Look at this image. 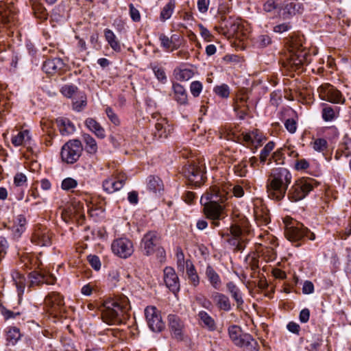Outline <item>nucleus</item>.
Segmentation results:
<instances>
[{
	"label": "nucleus",
	"mask_w": 351,
	"mask_h": 351,
	"mask_svg": "<svg viewBox=\"0 0 351 351\" xmlns=\"http://www.w3.org/2000/svg\"><path fill=\"white\" fill-rule=\"evenodd\" d=\"M228 193L225 190H221L217 186H212L209 191L201 197V203L204 206V212L207 218L213 220L215 226L219 225V220L221 218L223 203L228 199Z\"/></svg>",
	"instance_id": "1"
},
{
	"label": "nucleus",
	"mask_w": 351,
	"mask_h": 351,
	"mask_svg": "<svg viewBox=\"0 0 351 351\" xmlns=\"http://www.w3.org/2000/svg\"><path fill=\"white\" fill-rule=\"evenodd\" d=\"M101 317L109 325L119 324L128 317L131 309L128 298L125 295L115 297L104 302Z\"/></svg>",
	"instance_id": "2"
},
{
	"label": "nucleus",
	"mask_w": 351,
	"mask_h": 351,
	"mask_svg": "<svg viewBox=\"0 0 351 351\" xmlns=\"http://www.w3.org/2000/svg\"><path fill=\"white\" fill-rule=\"evenodd\" d=\"M291 178L290 172L285 168L272 169L267 182L269 197L276 200L282 199L291 182Z\"/></svg>",
	"instance_id": "3"
},
{
	"label": "nucleus",
	"mask_w": 351,
	"mask_h": 351,
	"mask_svg": "<svg viewBox=\"0 0 351 351\" xmlns=\"http://www.w3.org/2000/svg\"><path fill=\"white\" fill-rule=\"evenodd\" d=\"M285 225V235L291 242H298L303 238L313 241L315 239V235L311 232L304 225L293 220L291 217H285L283 220Z\"/></svg>",
	"instance_id": "4"
},
{
	"label": "nucleus",
	"mask_w": 351,
	"mask_h": 351,
	"mask_svg": "<svg viewBox=\"0 0 351 351\" xmlns=\"http://www.w3.org/2000/svg\"><path fill=\"white\" fill-rule=\"evenodd\" d=\"M302 45L292 44L286 55L282 66L289 72L302 71L306 60L307 53L301 49Z\"/></svg>",
	"instance_id": "5"
},
{
	"label": "nucleus",
	"mask_w": 351,
	"mask_h": 351,
	"mask_svg": "<svg viewBox=\"0 0 351 351\" xmlns=\"http://www.w3.org/2000/svg\"><path fill=\"white\" fill-rule=\"evenodd\" d=\"M182 173L188 180L195 186H199L205 182V164L199 160L189 162L182 168Z\"/></svg>",
	"instance_id": "6"
},
{
	"label": "nucleus",
	"mask_w": 351,
	"mask_h": 351,
	"mask_svg": "<svg viewBox=\"0 0 351 351\" xmlns=\"http://www.w3.org/2000/svg\"><path fill=\"white\" fill-rule=\"evenodd\" d=\"M227 139H232L244 146L250 148L254 152L261 146L264 140L262 133L257 129L249 132H242L239 135L234 133H228Z\"/></svg>",
	"instance_id": "7"
},
{
	"label": "nucleus",
	"mask_w": 351,
	"mask_h": 351,
	"mask_svg": "<svg viewBox=\"0 0 351 351\" xmlns=\"http://www.w3.org/2000/svg\"><path fill=\"white\" fill-rule=\"evenodd\" d=\"M315 181L311 178H301L298 180L289 191V198L297 202L304 198L314 187Z\"/></svg>",
	"instance_id": "8"
},
{
	"label": "nucleus",
	"mask_w": 351,
	"mask_h": 351,
	"mask_svg": "<svg viewBox=\"0 0 351 351\" xmlns=\"http://www.w3.org/2000/svg\"><path fill=\"white\" fill-rule=\"evenodd\" d=\"M82 151V144L79 140L69 141L62 147L61 158L64 162L73 164L79 159Z\"/></svg>",
	"instance_id": "9"
},
{
	"label": "nucleus",
	"mask_w": 351,
	"mask_h": 351,
	"mask_svg": "<svg viewBox=\"0 0 351 351\" xmlns=\"http://www.w3.org/2000/svg\"><path fill=\"white\" fill-rule=\"evenodd\" d=\"M16 9L13 5L0 2V33L10 29L15 24Z\"/></svg>",
	"instance_id": "10"
},
{
	"label": "nucleus",
	"mask_w": 351,
	"mask_h": 351,
	"mask_svg": "<svg viewBox=\"0 0 351 351\" xmlns=\"http://www.w3.org/2000/svg\"><path fill=\"white\" fill-rule=\"evenodd\" d=\"M317 93L321 99L333 104H343L345 98L341 91L330 84H322L317 88Z\"/></svg>",
	"instance_id": "11"
},
{
	"label": "nucleus",
	"mask_w": 351,
	"mask_h": 351,
	"mask_svg": "<svg viewBox=\"0 0 351 351\" xmlns=\"http://www.w3.org/2000/svg\"><path fill=\"white\" fill-rule=\"evenodd\" d=\"M146 320L149 328L154 332H161L165 328L160 311L155 306H147L145 309Z\"/></svg>",
	"instance_id": "12"
},
{
	"label": "nucleus",
	"mask_w": 351,
	"mask_h": 351,
	"mask_svg": "<svg viewBox=\"0 0 351 351\" xmlns=\"http://www.w3.org/2000/svg\"><path fill=\"white\" fill-rule=\"evenodd\" d=\"M126 180L127 177L123 173L112 174L104 180L103 189L108 193H113L123 188Z\"/></svg>",
	"instance_id": "13"
},
{
	"label": "nucleus",
	"mask_w": 351,
	"mask_h": 351,
	"mask_svg": "<svg viewBox=\"0 0 351 351\" xmlns=\"http://www.w3.org/2000/svg\"><path fill=\"white\" fill-rule=\"evenodd\" d=\"M111 248L114 254L123 258L130 256L134 252L132 241L126 238L114 240L111 245Z\"/></svg>",
	"instance_id": "14"
},
{
	"label": "nucleus",
	"mask_w": 351,
	"mask_h": 351,
	"mask_svg": "<svg viewBox=\"0 0 351 351\" xmlns=\"http://www.w3.org/2000/svg\"><path fill=\"white\" fill-rule=\"evenodd\" d=\"M45 304L49 308L51 313L64 312V302L63 297L56 292L49 293L45 299Z\"/></svg>",
	"instance_id": "15"
},
{
	"label": "nucleus",
	"mask_w": 351,
	"mask_h": 351,
	"mask_svg": "<svg viewBox=\"0 0 351 351\" xmlns=\"http://www.w3.org/2000/svg\"><path fill=\"white\" fill-rule=\"evenodd\" d=\"M159 242V236L156 232L149 231L142 239L141 246L146 256H149L155 252Z\"/></svg>",
	"instance_id": "16"
},
{
	"label": "nucleus",
	"mask_w": 351,
	"mask_h": 351,
	"mask_svg": "<svg viewBox=\"0 0 351 351\" xmlns=\"http://www.w3.org/2000/svg\"><path fill=\"white\" fill-rule=\"evenodd\" d=\"M51 239L49 231L41 226L36 228L31 238L32 243L40 246L49 245L51 243Z\"/></svg>",
	"instance_id": "17"
},
{
	"label": "nucleus",
	"mask_w": 351,
	"mask_h": 351,
	"mask_svg": "<svg viewBox=\"0 0 351 351\" xmlns=\"http://www.w3.org/2000/svg\"><path fill=\"white\" fill-rule=\"evenodd\" d=\"M164 281L166 286L174 293L180 290V282L173 268L167 267L164 269Z\"/></svg>",
	"instance_id": "18"
},
{
	"label": "nucleus",
	"mask_w": 351,
	"mask_h": 351,
	"mask_svg": "<svg viewBox=\"0 0 351 351\" xmlns=\"http://www.w3.org/2000/svg\"><path fill=\"white\" fill-rule=\"evenodd\" d=\"M84 206L80 202H73L68 208L63 210L62 217L64 221H67L73 218H84Z\"/></svg>",
	"instance_id": "19"
},
{
	"label": "nucleus",
	"mask_w": 351,
	"mask_h": 351,
	"mask_svg": "<svg viewBox=\"0 0 351 351\" xmlns=\"http://www.w3.org/2000/svg\"><path fill=\"white\" fill-rule=\"evenodd\" d=\"M228 333L232 342L238 347H243L244 339H245V336L249 335L244 333L242 328L235 324L228 326Z\"/></svg>",
	"instance_id": "20"
},
{
	"label": "nucleus",
	"mask_w": 351,
	"mask_h": 351,
	"mask_svg": "<svg viewBox=\"0 0 351 351\" xmlns=\"http://www.w3.org/2000/svg\"><path fill=\"white\" fill-rule=\"evenodd\" d=\"M172 130L171 126L168 123L166 119H160L155 124L153 135L158 139H165L168 137Z\"/></svg>",
	"instance_id": "21"
},
{
	"label": "nucleus",
	"mask_w": 351,
	"mask_h": 351,
	"mask_svg": "<svg viewBox=\"0 0 351 351\" xmlns=\"http://www.w3.org/2000/svg\"><path fill=\"white\" fill-rule=\"evenodd\" d=\"M254 210L255 219L259 226H265L270 222L269 211L265 206L256 204Z\"/></svg>",
	"instance_id": "22"
},
{
	"label": "nucleus",
	"mask_w": 351,
	"mask_h": 351,
	"mask_svg": "<svg viewBox=\"0 0 351 351\" xmlns=\"http://www.w3.org/2000/svg\"><path fill=\"white\" fill-rule=\"evenodd\" d=\"M64 62L60 58L48 59L43 64V70L47 74L53 75L62 69Z\"/></svg>",
	"instance_id": "23"
},
{
	"label": "nucleus",
	"mask_w": 351,
	"mask_h": 351,
	"mask_svg": "<svg viewBox=\"0 0 351 351\" xmlns=\"http://www.w3.org/2000/svg\"><path fill=\"white\" fill-rule=\"evenodd\" d=\"M205 276L213 288L217 290L221 288L222 284L221 278L211 265H208L206 266Z\"/></svg>",
	"instance_id": "24"
},
{
	"label": "nucleus",
	"mask_w": 351,
	"mask_h": 351,
	"mask_svg": "<svg viewBox=\"0 0 351 351\" xmlns=\"http://www.w3.org/2000/svg\"><path fill=\"white\" fill-rule=\"evenodd\" d=\"M211 298L219 310L229 311L231 309V304L229 298L224 294L214 292Z\"/></svg>",
	"instance_id": "25"
},
{
	"label": "nucleus",
	"mask_w": 351,
	"mask_h": 351,
	"mask_svg": "<svg viewBox=\"0 0 351 351\" xmlns=\"http://www.w3.org/2000/svg\"><path fill=\"white\" fill-rule=\"evenodd\" d=\"M84 123L87 128L94 133L97 137L101 139L106 137L104 128L95 119L91 117L87 118Z\"/></svg>",
	"instance_id": "26"
},
{
	"label": "nucleus",
	"mask_w": 351,
	"mask_h": 351,
	"mask_svg": "<svg viewBox=\"0 0 351 351\" xmlns=\"http://www.w3.org/2000/svg\"><path fill=\"white\" fill-rule=\"evenodd\" d=\"M169 326L170 329L176 338H180L183 328V323L180 318L176 315H169L168 316Z\"/></svg>",
	"instance_id": "27"
},
{
	"label": "nucleus",
	"mask_w": 351,
	"mask_h": 351,
	"mask_svg": "<svg viewBox=\"0 0 351 351\" xmlns=\"http://www.w3.org/2000/svg\"><path fill=\"white\" fill-rule=\"evenodd\" d=\"M226 287L232 298L236 302L237 308H241L244 301L239 287L233 282H228L226 284Z\"/></svg>",
	"instance_id": "28"
},
{
	"label": "nucleus",
	"mask_w": 351,
	"mask_h": 351,
	"mask_svg": "<svg viewBox=\"0 0 351 351\" xmlns=\"http://www.w3.org/2000/svg\"><path fill=\"white\" fill-rule=\"evenodd\" d=\"M161 46L166 50L173 51L180 47V44L176 42V36L173 35L169 38L164 34H160L159 36Z\"/></svg>",
	"instance_id": "29"
},
{
	"label": "nucleus",
	"mask_w": 351,
	"mask_h": 351,
	"mask_svg": "<svg viewBox=\"0 0 351 351\" xmlns=\"http://www.w3.org/2000/svg\"><path fill=\"white\" fill-rule=\"evenodd\" d=\"M173 98L181 105L186 104L188 101L187 93L184 86L178 83L173 84Z\"/></svg>",
	"instance_id": "30"
},
{
	"label": "nucleus",
	"mask_w": 351,
	"mask_h": 351,
	"mask_svg": "<svg viewBox=\"0 0 351 351\" xmlns=\"http://www.w3.org/2000/svg\"><path fill=\"white\" fill-rule=\"evenodd\" d=\"M186 273L190 284L194 287L198 286L199 284V277L195 266L190 260L186 261Z\"/></svg>",
	"instance_id": "31"
},
{
	"label": "nucleus",
	"mask_w": 351,
	"mask_h": 351,
	"mask_svg": "<svg viewBox=\"0 0 351 351\" xmlns=\"http://www.w3.org/2000/svg\"><path fill=\"white\" fill-rule=\"evenodd\" d=\"M222 237L225 238L226 242L233 247L234 251H242L245 247V241L243 238L232 237L229 234H222Z\"/></svg>",
	"instance_id": "32"
},
{
	"label": "nucleus",
	"mask_w": 351,
	"mask_h": 351,
	"mask_svg": "<svg viewBox=\"0 0 351 351\" xmlns=\"http://www.w3.org/2000/svg\"><path fill=\"white\" fill-rule=\"evenodd\" d=\"M26 219L22 216L19 215L12 226V231L14 236L16 238L21 237L22 233L25 230Z\"/></svg>",
	"instance_id": "33"
},
{
	"label": "nucleus",
	"mask_w": 351,
	"mask_h": 351,
	"mask_svg": "<svg viewBox=\"0 0 351 351\" xmlns=\"http://www.w3.org/2000/svg\"><path fill=\"white\" fill-rule=\"evenodd\" d=\"M104 36L106 41L113 50L115 51H120L121 50V43L112 30L106 29L104 30Z\"/></svg>",
	"instance_id": "34"
},
{
	"label": "nucleus",
	"mask_w": 351,
	"mask_h": 351,
	"mask_svg": "<svg viewBox=\"0 0 351 351\" xmlns=\"http://www.w3.org/2000/svg\"><path fill=\"white\" fill-rule=\"evenodd\" d=\"M31 140V136L29 135V131L27 130H23L19 132L16 136H14L12 138V143L16 146H21L23 145H26Z\"/></svg>",
	"instance_id": "35"
},
{
	"label": "nucleus",
	"mask_w": 351,
	"mask_h": 351,
	"mask_svg": "<svg viewBox=\"0 0 351 351\" xmlns=\"http://www.w3.org/2000/svg\"><path fill=\"white\" fill-rule=\"evenodd\" d=\"M303 10L302 3L298 2H291L285 5L284 8V17H289L292 15L300 13Z\"/></svg>",
	"instance_id": "36"
},
{
	"label": "nucleus",
	"mask_w": 351,
	"mask_h": 351,
	"mask_svg": "<svg viewBox=\"0 0 351 351\" xmlns=\"http://www.w3.org/2000/svg\"><path fill=\"white\" fill-rule=\"evenodd\" d=\"M32 10L36 17L40 19H47V12L46 9L40 3L39 0H29Z\"/></svg>",
	"instance_id": "37"
},
{
	"label": "nucleus",
	"mask_w": 351,
	"mask_h": 351,
	"mask_svg": "<svg viewBox=\"0 0 351 351\" xmlns=\"http://www.w3.org/2000/svg\"><path fill=\"white\" fill-rule=\"evenodd\" d=\"M147 189L153 193L160 192L163 190V183L161 179L156 176L148 178Z\"/></svg>",
	"instance_id": "38"
},
{
	"label": "nucleus",
	"mask_w": 351,
	"mask_h": 351,
	"mask_svg": "<svg viewBox=\"0 0 351 351\" xmlns=\"http://www.w3.org/2000/svg\"><path fill=\"white\" fill-rule=\"evenodd\" d=\"M85 143V149L90 154H95L97 152V145L95 138L88 134L82 135Z\"/></svg>",
	"instance_id": "39"
},
{
	"label": "nucleus",
	"mask_w": 351,
	"mask_h": 351,
	"mask_svg": "<svg viewBox=\"0 0 351 351\" xmlns=\"http://www.w3.org/2000/svg\"><path fill=\"white\" fill-rule=\"evenodd\" d=\"M339 114V110L337 107H332L328 105H326L322 111V118L326 121H332L337 115Z\"/></svg>",
	"instance_id": "40"
},
{
	"label": "nucleus",
	"mask_w": 351,
	"mask_h": 351,
	"mask_svg": "<svg viewBox=\"0 0 351 351\" xmlns=\"http://www.w3.org/2000/svg\"><path fill=\"white\" fill-rule=\"evenodd\" d=\"M12 279L17 288L18 294L21 295L23 293L25 287V278L18 271H13L12 274Z\"/></svg>",
	"instance_id": "41"
},
{
	"label": "nucleus",
	"mask_w": 351,
	"mask_h": 351,
	"mask_svg": "<svg viewBox=\"0 0 351 351\" xmlns=\"http://www.w3.org/2000/svg\"><path fill=\"white\" fill-rule=\"evenodd\" d=\"M199 319L202 322L204 326L208 328L210 330H215L216 329V324L214 319L210 316L206 311H202L198 313Z\"/></svg>",
	"instance_id": "42"
},
{
	"label": "nucleus",
	"mask_w": 351,
	"mask_h": 351,
	"mask_svg": "<svg viewBox=\"0 0 351 351\" xmlns=\"http://www.w3.org/2000/svg\"><path fill=\"white\" fill-rule=\"evenodd\" d=\"M21 334L19 328L14 326L10 327L6 334V340L9 343L14 345L21 339Z\"/></svg>",
	"instance_id": "43"
},
{
	"label": "nucleus",
	"mask_w": 351,
	"mask_h": 351,
	"mask_svg": "<svg viewBox=\"0 0 351 351\" xmlns=\"http://www.w3.org/2000/svg\"><path fill=\"white\" fill-rule=\"evenodd\" d=\"M175 7V0H170L162 8L160 12V19L163 21L169 19L171 16Z\"/></svg>",
	"instance_id": "44"
},
{
	"label": "nucleus",
	"mask_w": 351,
	"mask_h": 351,
	"mask_svg": "<svg viewBox=\"0 0 351 351\" xmlns=\"http://www.w3.org/2000/svg\"><path fill=\"white\" fill-rule=\"evenodd\" d=\"M58 123L60 132L62 135L71 134L75 130V126L68 119H60Z\"/></svg>",
	"instance_id": "45"
},
{
	"label": "nucleus",
	"mask_w": 351,
	"mask_h": 351,
	"mask_svg": "<svg viewBox=\"0 0 351 351\" xmlns=\"http://www.w3.org/2000/svg\"><path fill=\"white\" fill-rule=\"evenodd\" d=\"M193 75V71L189 69L174 70V75L180 81H187L192 78Z\"/></svg>",
	"instance_id": "46"
},
{
	"label": "nucleus",
	"mask_w": 351,
	"mask_h": 351,
	"mask_svg": "<svg viewBox=\"0 0 351 351\" xmlns=\"http://www.w3.org/2000/svg\"><path fill=\"white\" fill-rule=\"evenodd\" d=\"M242 348H245L247 351H259L258 342L250 335L245 336Z\"/></svg>",
	"instance_id": "47"
},
{
	"label": "nucleus",
	"mask_w": 351,
	"mask_h": 351,
	"mask_svg": "<svg viewBox=\"0 0 351 351\" xmlns=\"http://www.w3.org/2000/svg\"><path fill=\"white\" fill-rule=\"evenodd\" d=\"M275 147V143L273 141L268 142L264 148L261 150L260 154V161L261 162H265L270 153L273 151Z\"/></svg>",
	"instance_id": "48"
},
{
	"label": "nucleus",
	"mask_w": 351,
	"mask_h": 351,
	"mask_svg": "<svg viewBox=\"0 0 351 351\" xmlns=\"http://www.w3.org/2000/svg\"><path fill=\"white\" fill-rule=\"evenodd\" d=\"M322 340L319 337H313L307 340L306 348L308 351H318L322 346Z\"/></svg>",
	"instance_id": "49"
},
{
	"label": "nucleus",
	"mask_w": 351,
	"mask_h": 351,
	"mask_svg": "<svg viewBox=\"0 0 351 351\" xmlns=\"http://www.w3.org/2000/svg\"><path fill=\"white\" fill-rule=\"evenodd\" d=\"M282 5V0H267L263 5V10L265 12H270Z\"/></svg>",
	"instance_id": "50"
},
{
	"label": "nucleus",
	"mask_w": 351,
	"mask_h": 351,
	"mask_svg": "<svg viewBox=\"0 0 351 351\" xmlns=\"http://www.w3.org/2000/svg\"><path fill=\"white\" fill-rule=\"evenodd\" d=\"M247 160H243L234 167V172L239 177H245L247 173Z\"/></svg>",
	"instance_id": "51"
},
{
	"label": "nucleus",
	"mask_w": 351,
	"mask_h": 351,
	"mask_svg": "<svg viewBox=\"0 0 351 351\" xmlns=\"http://www.w3.org/2000/svg\"><path fill=\"white\" fill-rule=\"evenodd\" d=\"M247 99L248 97L246 95H241L234 102V110H241L242 108H248Z\"/></svg>",
	"instance_id": "52"
},
{
	"label": "nucleus",
	"mask_w": 351,
	"mask_h": 351,
	"mask_svg": "<svg viewBox=\"0 0 351 351\" xmlns=\"http://www.w3.org/2000/svg\"><path fill=\"white\" fill-rule=\"evenodd\" d=\"M77 87L75 85L65 84L61 88L60 92L64 97L71 98L77 92Z\"/></svg>",
	"instance_id": "53"
},
{
	"label": "nucleus",
	"mask_w": 351,
	"mask_h": 351,
	"mask_svg": "<svg viewBox=\"0 0 351 351\" xmlns=\"http://www.w3.org/2000/svg\"><path fill=\"white\" fill-rule=\"evenodd\" d=\"M214 92L217 95L222 98H228L230 95V88L225 84L215 87Z\"/></svg>",
	"instance_id": "54"
},
{
	"label": "nucleus",
	"mask_w": 351,
	"mask_h": 351,
	"mask_svg": "<svg viewBox=\"0 0 351 351\" xmlns=\"http://www.w3.org/2000/svg\"><path fill=\"white\" fill-rule=\"evenodd\" d=\"M77 186V181L72 178H66L62 182L61 187L64 191H69L76 188Z\"/></svg>",
	"instance_id": "55"
},
{
	"label": "nucleus",
	"mask_w": 351,
	"mask_h": 351,
	"mask_svg": "<svg viewBox=\"0 0 351 351\" xmlns=\"http://www.w3.org/2000/svg\"><path fill=\"white\" fill-rule=\"evenodd\" d=\"M328 143L324 138L316 139L313 145V147L317 152H323L327 149Z\"/></svg>",
	"instance_id": "56"
},
{
	"label": "nucleus",
	"mask_w": 351,
	"mask_h": 351,
	"mask_svg": "<svg viewBox=\"0 0 351 351\" xmlns=\"http://www.w3.org/2000/svg\"><path fill=\"white\" fill-rule=\"evenodd\" d=\"M106 114L110 121L115 125H119L120 124V120L117 116V114L114 112L110 107H107L106 108Z\"/></svg>",
	"instance_id": "57"
},
{
	"label": "nucleus",
	"mask_w": 351,
	"mask_h": 351,
	"mask_svg": "<svg viewBox=\"0 0 351 351\" xmlns=\"http://www.w3.org/2000/svg\"><path fill=\"white\" fill-rule=\"evenodd\" d=\"M0 311L5 319H14L21 315L19 312H14L4 306L0 307Z\"/></svg>",
	"instance_id": "58"
},
{
	"label": "nucleus",
	"mask_w": 351,
	"mask_h": 351,
	"mask_svg": "<svg viewBox=\"0 0 351 351\" xmlns=\"http://www.w3.org/2000/svg\"><path fill=\"white\" fill-rule=\"evenodd\" d=\"M176 258H177V265L178 267H180L182 269H184V264H186V261L184 260V254L180 247H178L176 248Z\"/></svg>",
	"instance_id": "59"
},
{
	"label": "nucleus",
	"mask_w": 351,
	"mask_h": 351,
	"mask_svg": "<svg viewBox=\"0 0 351 351\" xmlns=\"http://www.w3.org/2000/svg\"><path fill=\"white\" fill-rule=\"evenodd\" d=\"M202 84L199 81H194L191 84L190 90L194 97H198L202 92Z\"/></svg>",
	"instance_id": "60"
},
{
	"label": "nucleus",
	"mask_w": 351,
	"mask_h": 351,
	"mask_svg": "<svg viewBox=\"0 0 351 351\" xmlns=\"http://www.w3.org/2000/svg\"><path fill=\"white\" fill-rule=\"evenodd\" d=\"M88 261L90 266L95 270L98 271L101 268V262L99 258L96 255H89L87 257Z\"/></svg>",
	"instance_id": "61"
},
{
	"label": "nucleus",
	"mask_w": 351,
	"mask_h": 351,
	"mask_svg": "<svg viewBox=\"0 0 351 351\" xmlns=\"http://www.w3.org/2000/svg\"><path fill=\"white\" fill-rule=\"evenodd\" d=\"M130 16L134 22H139L141 16L138 10L132 3L129 5Z\"/></svg>",
	"instance_id": "62"
},
{
	"label": "nucleus",
	"mask_w": 351,
	"mask_h": 351,
	"mask_svg": "<svg viewBox=\"0 0 351 351\" xmlns=\"http://www.w3.org/2000/svg\"><path fill=\"white\" fill-rule=\"evenodd\" d=\"M86 97L85 95H82L81 96L80 101L73 102V108L77 112H80L86 106Z\"/></svg>",
	"instance_id": "63"
},
{
	"label": "nucleus",
	"mask_w": 351,
	"mask_h": 351,
	"mask_svg": "<svg viewBox=\"0 0 351 351\" xmlns=\"http://www.w3.org/2000/svg\"><path fill=\"white\" fill-rule=\"evenodd\" d=\"M228 234L232 237L243 238L242 229L237 224H233L230 227V233Z\"/></svg>",
	"instance_id": "64"
}]
</instances>
